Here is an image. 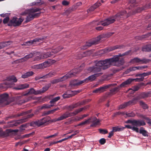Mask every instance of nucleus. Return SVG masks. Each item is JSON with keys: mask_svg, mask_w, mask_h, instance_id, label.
<instances>
[{"mask_svg": "<svg viewBox=\"0 0 151 151\" xmlns=\"http://www.w3.org/2000/svg\"><path fill=\"white\" fill-rule=\"evenodd\" d=\"M139 89V87L138 86H135L132 88V90L134 91H137Z\"/></svg>", "mask_w": 151, "mask_h": 151, "instance_id": "e2e57ef3", "label": "nucleus"}, {"mask_svg": "<svg viewBox=\"0 0 151 151\" xmlns=\"http://www.w3.org/2000/svg\"><path fill=\"white\" fill-rule=\"evenodd\" d=\"M17 18L16 17H13V18L10 20L8 24V25L9 26L16 27L18 26L21 24L23 21V19L19 18L18 20Z\"/></svg>", "mask_w": 151, "mask_h": 151, "instance_id": "0eeeda50", "label": "nucleus"}, {"mask_svg": "<svg viewBox=\"0 0 151 151\" xmlns=\"http://www.w3.org/2000/svg\"><path fill=\"white\" fill-rule=\"evenodd\" d=\"M139 133L144 137H148V132L143 127H141L140 128Z\"/></svg>", "mask_w": 151, "mask_h": 151, "instance_id": "c85d7f7f", "label": "nucleus"}, {"mask_svg": "<svg viewBox=\"0 0 151 151\" xmlns=\"http://www.w3.org/2000/svg\"><path fill=\"white\" fill-rule=\"evenodd\" d=\"M85 108H81L79 109H77L76 110L74 111L73 112H69L68 111H66L64 114H66L67 115V118L72 116L73 115H75L77 114H78L79 112L82 111Z\"/></svg>", "mask_w": 151, "mask_h": 151, "instance_id": "dca6fc26", "label": "nucleus"}, {"mask_svg": "<svg viewBox=\"0 0 151 151\" xmlns=\"http://www.w3.org/2000/svg\"><path fill=\"white\" fill-rule=\"evenodd\" d=\"M8 81L1 83L0 85V88H2L6 89L10 87L11 85L9 84V82H12V85L13 84V83L16 82L17 81L16 78L14 76H12L9 77L8 78Z\"/></svg>", "mask_w": 151, "mask_h": 151, "instance_id": "39448f33", "label": "nucleus"}, {"mask_svg": "<svg viewBox=\"0 0 151 151\" xmlns=\"http://www.w3.org/2000/svg\"><path fill=\"white\" fill-rule=\"evenodd\" d=\"M101 5V4L100 2L97 1L93 5L91 6L89 9V11H94L95 9L98 7L99 6Z\"/></svg>", "mask_w": 151, "mask_h": 151, "instance_id": "bb28decb", "label": "nucleus"}, {"mask_svg": "<svg viewBox=\"0 0 151 151\" xmlns=\"http://www.w3.org/2000/svg\"><path fill=\"white\" fill-rule=\"evenodd\" d=\"M46 63L45 62L43 63L35 65L33 66V68L37 69L43 68L46 67V66H44V65Z\"/></svg>", "mask_w": 151, "mask_h": 151, "instance_id": "2f4dec72", "label": "nucleus"}, {"mask_svg": "<svg viewBox=\"0 0 151 151\" xmlns=\"http://www.w3.org/2000/svg\"><path fill=\"white\" fill-rule=\"evenodd\" d=\"M97 120V118L96 117L94 118V121L93 122L92 124H91V126L92 127H95L96 125H98L100 121L99 120H98L96 121H95Z\"/></svg>", "mask_w": 151, "mask_h": 151, "instance_id": "c9c22d12", "label": "nucleus"}, {"mask_svg": "<svg viewBox=\"0 0 151 151\" xmlns=\"http://www.w3.org/2000/svg\"><path fill=\"white\" fill-rule=\"evenodd\" d=\"M124 47V45H116L114 46L110 47L108 48H107L106 49L107 50V52H108L110 51L114 50L117 49H121L122 48H123Z\"/></svg>", "mask_w": 151, "mask_h": 151, "instance_id": "4be33fe9", "label": "nucleus"}, {"mask_svg": "<svg viewBox=\"0 0 151 151\" xmlns=\"http://www.w3.org/2000/svg\"><path fill=\"white\" fill-rule=\"evenodd\" d=\"M83 80L80 81L74 80L70 83V85L72 86H78L84 83Z\"/></svg>", "mask_w": 151, "mask_h": 151, "instance_id": "412c9836", "label": "nucleus"}, {"mask_svg": "<svg viewBox=\"0 0 151 151\" xmlns=\"http://www.w3.org/2000/svg\"><path fill=\"white\" fill-rule=\"evenodd\" d=\"M139 103L140 105L143 109H148V107L147 105L144 102L140 101H139Z\"/></svg>", "mask_w": 151, "mask_h": 151, "instance_id": "4c0bfd02", "label": "nucleus"}, {"mask_svg": "<svg viewBox=\"0 0 151 151\" xmlns=\"http://www.w3.org/2000/svg\"><path fill=\"white\" fill-rule=\"evenodd\" d=\"M150 61V60L145 58L140 59L137 57L134 58L132 59L130 62L133 64H137V65L139 64H147Z\"/></svg>", "mask_w": 151, "mask_h": 151, "instance_id": "6e6552de", "label": "nucleus"}, {"mask_svg": "<svg viewBox=\"0 0 151 151\" xmlns=\"http://www.w3.org/2000/svg\"><path fill=\"white\" fill-rule=\"evenodd\" d=\"M67 115L66 114H63L60 117H58L57 119H53V121L54 122H56L58 121H59L63 120L67 118Z\"/></svg>", "mask_w": 151, "mask_h": 151, "instance_id": "473e14b6", "label": "nucleus"}, {"mask_svg": "<svg viewBox=\"0 0 151 151\" xmlns=\"http://www.w3.org/2000/svg\"><path fill=\"white\" fill-rule=\"evenodd\" d=\"M44 58H46L48 57H51L53 55L51 52H49L46 53H44L42 54Z\"/></svg>", "mask_w": 151, "mask_h": 151, "instance_id": "e433bc0d", "label": "nucleus"}, {"mask_svg": "<svg viewBox=\"0 0 151 151\" xmlns=\"http://www.w3.org/2000/svg\"><path fill=\"white\" fill-rule=\"evenodd\" d=\"M84 102H82L80 103H76L72 105L71 106H68V108L69 109H70L71 110L73 109L74 108H76L78 107V106H80L81 105H83L84 104Z\"/></svg>", "mask_w": 151, "mask_h": 151, "instance_id": "c756f323", "label": "nucleus"}, {"mask_svg": "<svg viewBox=\"0 0 151 151\" xmlns=\"http://www.w3.org/2000/svg\"><path fill=\"white\" fill-rule=\"evenodd\" d=\"M150 6H151V3H150L148 4H146L144 6L141 8L140 10H143L146 9H147L149 8L150 7Z\"/></svg>", "mask_w": 151, "mask_h": 151, "instance_id": "8fccbe9b", "label": "nucleus"}, {"mask_svg": "<svg viewBox=\"0 0 151 151\" xmlns=\"http://www.w3.org/2000/svg\"><path fill=\"white\" fill-rule=\"evenodd\" d=\"M31 111H32V110H28L26 111L22 112V113H21L20 114H17L16 115H14L10 116L8 117V118H10V119H12V118H15L17 117L20 116H23V115H25L29 114V113H30L31 112Z\"/></svg>", "mask_w": 151, "mask_h": 151, "instance_id": "aec40b11", "label": "nucleus"}, {"mask_svg": "<svg viewBox=\"0 0 151 151\" xmlns=\"http://www.w3.org/2000/svg\"><path fill=\"white\" fill-rule=\"evenodd\" d=\"M125 114L127 116L129 117H134L136 115L135 113L133 112H131L130 113H129L127 112Z\"/></svg>", "mask_w": 151, "mask_h": 151, "instance_id": "09e8293b", "label": "nucleus"}, {"mask_svg": "<svg viewBox=\"0 0 151 151\" xmlns=\"http://www.w3.org/2000/svg\"><path fill=\"white\" fill-rule=\"evenodd\" d=\"M25 115V116L23 117V118L21 119L16 121H12L10 122L12 123L14 122L15 123L14 124H13L12 126H17L20 124H21L26 122L28 119L33 117L34 116V114H29Z\"/></svg>", "mask_w": 151, "mask_h": 151, "instance_id": "423d86ee", "label": "nucleus"}, {"mask_svg": "<svg viewBox=\"0 0 151 151\" xmlns=\"http://www.w3.org/2000/svg\"><path fill=\"white\" fill-rule=\"evenodd\" d=\"M119 90V87H116L113 88H112L110 90L111 92L112 93H114L115 92H117Z\"/></svg>", "mask_w": 151, "mask_h": 151, "instance_id": "864d4df0", "label": "nucleus"}, {"mask_svg": "<svg viewBox=\"0 0 151 151\" xmlns=\"http://www.w3.org/2000/svg\"><path fill=\"white\" fill-rule=\"evenodd\" d=\"M7 135L6 132L3 131L1 128H0V137H4L6 136Z\"/></svg>", "mask_w": 151, "mask_h": 151, "instance_id": "c03bdc74", "label": "nucleus"}, {"mask_svg": "<svg viewBox=\"0 0 151 151\" xmlns=\"http://www.w3.org/2000/svg\"><path fill=\"white\" fill-rule=\"evenodd\" d=\"M11 43V42L10 41L0 43V49L10 45Z\"/></svg>", "mask_w": 151, "mask_h": 151, "instance_id": "72a5a7b5", "label": "nucleus"}, {"mask_svg": "<svg viewBox=\"0 0 151 151\" xmlns=\"http://www.w3.org/2000/svg\"><path fill=\"white\" fill-rule=\"evenodd\" d=\"M99 40H97V41L95 40L91 42H86L85 45H83L81 48V49H86L87 48L93 45L96 44L98 43V42L99 41Z\"/></svg>", "mask_w": 151, "mask_h": 151, "instance_id": "5701e85b", "label": "nucleus"}, {"mask_svg": "<svg viewBox=\"0 0 151 151\" xmlns=\"http://www.w3.org/2000/svg\"><path fill=\"white\" fill-rule=\"evenodd\" d=\"M8 95L6 93L0 95V106H3L5 104H7L6 101L8 98Z\"/></svg>", "mask_w": 151, "mask_h": 151, "instance_id": "9b49d317", "label": "nucleus"}, {"mask_svg": "<svg viewBox=\"0 0 151 151\" xmlns=\"http://www.w3.org/2000/svg\"><path fill=\"white\" fill-rule=\"evenodd\" d=\"M29 85L27 84H21L18 86L17 87H14V89L17 90H21L27 88L29 87Z\"/></svg>", "mask_w": 151, "mask_h": 151, "instance_id": "7c9ffc66", "label": "nucleus"}, {"mask_svg": "<svg viewBox=\"0 0 151 151\" xmlns=\"http://www.w3.org/2000/svg\"><path fill=\"white\" fill-rule=\"evenodd\" d=\"M140 117L143 119H145L146 121L147 122L150 124H151V119L149 118L148 117L146 116H145L143 115H141L140 116Z\"/></svg>", "mask_w": 151, "mask_h": 151, "instance_id": "ea45409f", "label": "nucleus"}, {"mask_svg": "<svg viewBox=\"0 0 151 151\" xmlns=\"http://www.w3.org/2000/svg\"><path fill=\"white\" fill-rule=\"evenodd\" d=\"M91 120V118H89L88 119L86 120L85 121L80 123L78 125V126L84 125L86 123H87L88 122H89L90 121V120Z\"/></svg>", "mask_w": 151, "mask_h": 151, "instance_id": "3c124183", "label": "nucleus"}, {"mask_svg": "<svg viewBox=\"0 0 151 151\" xmlns=\"http://www.w3.org/2000/svg\"><path fill=\"white\" fill-rule=\"evenodd\" d=\"M131 52L129 50L122 54H119L114 56L112 58L105 59L103 60L96 61L94 62L95 65L89 67L87 70L89 72L97 73L100 72L102 69L105 70L109 67L110 65L120 66L123 65L124 61L123 58L120 57L128 55Z\"/></svg>", "mask_w": 151, "mask_h": 151, "instance_id": "f257e3e1", "label": "nucleus"}, {"mask_svg": "<svg viewBox=\"0 0 151 151\" xmlns=\"http://www.w3.org/2000/svg\"><path fill=\"white\" fill-rule=\"evenodd\" d=\"M27 126V124H23L20 127V129L22 130H24L25 129L23 128L26 127Z\"/></svg>", "mask_w": 151, "mask_h": 151, "instance_id": "774afa93", "label": "nucleus"}, {"mask_svg": "<svg viewBox=\"0 0 151 151\" xmlns=\"http://www.w3.org/2000/svg\"><path fill=\"white\" fill-rule=\"evenodd\" d=\"M79 72V70L78 69H77V68H76L73 69L72 71L69 72L68 73H72V75H71V76L69 77V78H70L71 77L75 76V75L76 74L78 73Z\"/></svg>", "mask_w": 151, "mask_h": 151, "instance_id": "58836bf2", "label": "nucleus"}, {"mask_svg": "<svg viewBox=\"0 0 151 151\" xmlns=\"http://www.w3.org/2000/svg\"><path fill=\"white\" fill-rule=\"evenodd\" d=\"M146 125L145 122L142 120H133V125L136 127L144 126Z\"/></svg>", "mask_w": 151, "mask_h": 151, "instance_id": "a211bd4d", "label": "nucleus"}, {"mask_svg": "<svg viewBox=\"0 0 151 151\" xmlns=\"http://www.w3.org/2000/svg\"><path fill=\"white\" fill-rule=\"evenodd\" d=\"M129 16V14H127L126 11L124 10L117 13L115 16L112 17H109L103 21L99 22L97 21H93L91 23L92 24L95 25L101 24L104 26H105L113 23L116 19L117 20L123 19L128 17Z\"/></svg>", "mask_w": 151, "mask_h": 151, "instance_id": "f03ea898", "label": "nucleus"}, {"mask_svg": "<svg viewBox=\"0 0 151 151\" xmlns=\"http://www.w3.org/2000/svg\"><path fill=\"white\" fill-rule=\"evenodd\" d=\"M72 73H67L63 77H60L58 78L54 79L50 81L51 83L55 84L58 83L60 82H62L65 81L69 78L71 76Z\"/></svg>", "mask_w": 151, "mask_h": 151, "instance_id": "1a4fd4ad", "label": "nucleus"}, {"mask_svg": "<svg viewBox=\"0 0 151 151\" xmlns=\"http://www.w3.org/2000/svg\"><path fill=\"white\" fill-rule=\"evenodd\" d=\"M30 126L32 127H35V126H38L37 121H33L31 122L30 123Z\"/></svg>", "mask_w": 151, "mask_h": 151, "instance_id": "4d7b16f0", "label": "nucleus"}, {"mask_svg": "<svg viewBox=\"0 0 151 151\" xmlns=\"http://www.w3.org/2000/svg\"><path fill=\"white\" fill-rule=\"evenodd\" d=\"M75 132H76V133H74V134L71 135L70 136H68L67 137L68 139H69L71 138L72 137H73V136H74L76 135L79 132V131L78 130H76L75 131Z\"/></svg>", "mask_w": 151, "mask_h": 151, "instance_id": "bf43d9fd", "label": "nucleus"}, {"mask_svg": "<svg viewBox=\"0 0 151 151\" xmlns=\"http://www.w3.org/2000/svg\"><path fill=\"white\" fill-rule=\"evenodd\" d=\"M151 96V91H150L147 92H142L139 94L137 97L138 99H144L147 98Z\"/></svg>", "mask_w": 151, "mask_h": 151, "instance_id": "6ab92c4d", "label": "nucleus"}, {"mask_svg": "<svg viewBox=\"0 0 151 151\" xmlns=\"http://www.w3.org/2000/svg\"><path fill=\"white\" fill-rule=\"evenodd\" d=\"M144 79V78H143V77H142L140 78H137L134 79H129L122 83L120 85V86L121 87H125L126 85L130 84L134 80H135V81L136 82H140L143 81Z\"/></svg>", "mask_w": 151, "mask_h": 151, "instance_id": "9d476101", "label": "nucleus"}, {"mask_svg": "<svg viewBox=\"0 0 151 151\" xmlns=\"http://www.w3.org/2000/svg\"><path fill=\"white\" fill-rule=\"evenodd\" d=\"M125 129V127H115L112 128L114 132L122 131L124 130Z\"/></svg>", "mask_w": 151, "mask_h": 151, "instance_id": "f704fd0d", "label": "nucleus"}, {"mask_svg": "<svg viewBox=\"0 0 151 151\" xmlns=\"http://www.w3.org/2000/svg\"><path fill=\"white\" fill-rule=\"evenodd\" d=\"M138 100L137 97L134 98L132 100L126 102L127 107L132 106L136 103L137 101Z\"/></svg>", "mask_w": 151, "mask_h": 151, "instance_id": "393cba45", "label": "nucleus"}, {"mask_svg": "<svg viewBox=\"0 0 151 151\" xmlns=\"http://www.w3.org/2000/svg\"><path fill=\"white\" fill-rule=\"evenodd\" d=\"M63 49L62 47H58L55 49H52L51 52L53 53H56L60 51Z\"/></svg>", "mask_w": 151, "mask_h": 151, "instance_id": "a18cd8bd", "label": "nucleus"}, {"mask_svg": "<svg viewBox=\"0 0 151 151\" xmlns=\"http://www.w3.org/2000/svg\"><path fill=\"white\" fill-rule=\"evenodd\" d=\"M9 17H6L3 20V23L4 24L7 23L9 20Z\"/></svg>", "mask_w": 151, "mask_h": 151, "instance_id": "680f3d73", "label": "nucleus"}, {"mask_svg": "<svg viewBox=\"0 0 151 151\" xmlns=\"http://www.w3.org/2000/svg\"><path fill=\"white\" fill-rule=\"evenodd\" d=\"M151 74V71H150L147 73H142L143 76L142 77H145L146 76H149Z\"/></svg>", "mask_w": 151, "mask_h": 151, "instance_id": "052dcab7", "label": "nucleus"}, {"mask_svg": "<svg viewBox=\"0 0 151 151\" xmlns=\"http://www.w3.org/2000/svg\"><path fill=\"white\" fill-rule=\"evenodd\" d=\"M68 92H65L63 95V98L65 99L72 97V95H69L68 94Z\"/></svg>", "mask_w": 151, "mask_h": 151, "instance_id": "5fc2aeb1", "label": "nucleus"}, {"mask_svg": "<svg viewBox=\"0 0 151 151\" xmlns=\"http://www.w3.org/2000/svg\"><path fill=\"white\" fill-rule=\"evenodd\" d=\"M132 130H133L134 131H135L136 132L138 133L139 132V129L137 127H132Z\"/></svg>", "mask_w": 151, "mask_h": 151, "instance_id": "69168bd1", "label": "nucleus"}, {"mask_svg": "<svg viewBox=\"0 0 151 151\" xmlns=\"http://www.w3.org/2000/svg\"><path fill=\"white\" fill-rule=\"evenodd\" d=\"M127 107V104L126 102H125L123 104L120 105L119 107V109H122L124 108H126Z\"/></svg>", "mask_w": 151, "mask_h": 151, "instance_id": "603ef678", "label": "nucleus"}, {"mask_svg": "<svg viewBox=\"0 0 151 151\" xmlns=\"http://www.w3.org/2000/svg\"><path fill=\"white\" fill-rule=\"evenodd\" d=\"M56 74V71L55 70L52 71L45 75L42 76L43 79L55 76Z\"/></svg>", "mask_w": 151, "mask_h": 151, "instance_id": "b1692460", "label": "nucleus"}, {"mask_svg": "<svg viewBox=\"0 0 151 151\" xmlns=\"http://www.w3.org/2000/svg\"><path fill=\"white\" fill-rule=\"evenodd\" d=\"M84 53L85 55H89L91 53V50H89L87 51L84 52Z\"/></svg>", "mask_w": 151, "mask_h": 151, "instance_id": "338daca9", "label": "nucleus"}, {"mask_svg": "<svg viewBox=\"0 0 151 151\" xmlns=\"http://www.w3.org/2000/svg\"><path fill=\"white\" fill-rule=\"evenodd\" d=\"M34 73V72L33 71H28L22 74L21 77L23 78H27L32 76Z\"/></svg>", "mask_w": 151, "mask_h": 151, "instance_id": "cd10ccee", "label": "nucleus"}, {"mask_svg": "<svg viewBox=\"0 0 151 151\" xmlns=\"http://www.w3.org/2000/svg\"><path fill=\"white\" fill-rule=\"evenodd\" d=\"M50 121V119L48 117H45L42 119L37 120L38 126H40Z\"/></svg>", "mask_w": 151, "mask_h": 151, "instance_id": "f3484780", "label": "nucleus"}, {"mask_svg": "<svg viewBox=\"0 0 151 151\" xmlns=\"http://www.w3.org/2000/svg\"><path fill=\"white\" fill-rule=\"evenodd\" d=\"M43 3L44 2L43 1H42L41 0H37L35 2H33L32 4V5H35L37 4H39V5H40L43 4Z\"/></svg>", "mask_w": 151, "mask_h": 151, "instance_id": "de8ad7c7", "label": "nucleus"}, {"mask_svg": "<svg viewBox=\"0 0 151 151\" xmlns=\"http://www.w3.org/2000/svg\"><path fill=\"white\" fill-rule=\"evenodd\" d=\"M23 96L21 95L18 96L16 97V99L17 101H20V103H24V101L22 100V97Z\"/></svg>", "mask_w": 151, "mask_h": 151, "instance_id": "37998d69", "label": "nucleus"}, {"mask_svg": "<svg viewBox=\"0 0 151 151\" xmlns=\"http://www.w3.org/2000/svg\"><path fill=\"white\" fill-rule=\"evenodd\" d=\"M41 10V9L38 8L29 9L28 10L29 14L26 18V22H28L33 20L34 18L39 17L40 16L41 12L36 13H35L38 12H40Z\"/></svg>", "mask_w": 151, "mask_h": 151, "instance_id": "7ed1b4c3", "label": "nucleus"}, {"mask_svg": "<svg viewBox=\"0 0 151 151\" xmlns=\"http://www.w3.org/2000/svg\"><path fill=\"white\" fill-rule=\"evenodd\" d=\"M106 142V139L104 138H102L100 139L99 140V142L101 145L104 144Z\"/></svg>", "mask_w": 151, "mask_h": 151, "instance_id": "13d9d810", "label": "nucleus"}, {"mask_svg": "<svg viewBox=\"0 0 151 151\" xmlns=\"http://www.w3.org/2000/svg\"><path fill=\"white\" fill-rule=\"evenodd\" d=\"M102 73H95L91 75L83 80L84 83H87L89 82H91L94 81L96 78L101 75Z\"/></svg>", "mask_w": 151, "mask_h": 151, "instance_id": "f8f14e48", "label": "nucleus"}, {"mask_svg": "<svg viewBox=\"0 0 151 151\" xmlns=\"http://www.w3.org/2000/svg\"><path fill=\"white\" fill-rule=\"evenodd\" d=\"M60 99L59 96H58L52 99L50 102L51 104H55V102L58 101Z\"/></svg>", "mask_w": 151, "mask_h": 151, "instance_id": "49530a36", "label": "nucleus"}, {"mask_svg": "<svg viewBox=\"0 0 151 151\" xmlns=\"http://www.w3.org/2000/svg\"><path fill=\"white\" fill-rule=\"evenodd\" d=\"M43 58L42 56V54L40 55L39 56H37L36 57H35L33 58V61H39L42 59H43Z\"/></svg>", "mask_w": 151, "mask_h": 151, "instance_id": "79ce46f5", "label": "nucleus"}, {"mask_svg": "<svg viewBox=\"0 0 151 151\" xmlns=\"http://www.w3.org/2000/svg\"><path fill=\"white\" fill-rule=\"evenodd\" d=\"M47 37H42L35 38L33 40L27 41L28 45H31L37 42H39L46 39Z\"/></svg>", "mask_w": 151, "mask_h": 151, "instance_id": "2eb2a0df", "label": "nucleus"}, {"mask_svg": "<svg viewBox=\"0 0 151 151\" xmlns=\"http://www.w3.org/2000/svg\"><path fill=\"white\" fill-rule=\"evenodd\" d=\"M54 104H51V105L44 104L41 107L40 109H43L50 108L51 107L54 106Z\"/></svg>", "mask_w": 151, "mask_h": 151, "instance_id": "a19ab883", "label": "nucleus"}, {"mask_svg": "<svg viewBox=\"0 0 151 151\" xmlns=\"http://www.w3.org/2000/svg\"><path fill=\"white\" fill-rule=\"evenodd\" d=\"M62 4L64 6H67L69 4V2L67 1L64 0L62 2Z\"/></svg>", "mask_w": 151, "mask_h": 151, "instance_id": "0e129e2a", "label": "nucleus"}, {"mask_svg": "<svg viewBox=\"0 0 151 151\" xmlns=\"http://www.w3.org/2000/svg\"><path fill=\"white\" fill-rule=\"evenodd\" d=\"M142 51L144 52H151V44H148L143 46L142 47Z\"/></svg>", "mask_w": 151, "mask_h": 151, "instance_id": "a878e982", "label": "nucleus"}, {"mask_svg": "<svg viewBox=\"0 0 151 151\" xmlns=\"http://www.w3.org/2000/svg\"><path fill=\"white\" fill-rule=\"evenodd\" d=\"M114 84H111L101 87L94 90L93 91V93H101L105 91L106 89L109 88L110 87L113 86Z\"/></svg>", "mask_w": 151, "mask_h": 151, "instance_id": "ddd939ff", "label": "nucleus"}, {"mask_svg": "<svg viewBox=\"0 0 151 151\" xmlns=\"http://www.w3.org/2000/svg\"><path fill=\"white\" fill-rule=\"evenodd\" d=\"M99 130L100 133L102 134H105L108 132V131L106 129H99Z\"/></svg>", "mask_w": 151, "mask_h": 151, "instance_id": "6e6d98bb", "label": "nucleus"}, {"mask_svg": "<svg viewBox=\"0 0 151 151\" xmlns=\"http://www.w3.org/2000/svg\"><path fill=\"white\" fill-rule=\"evenodd\" d=\"M51 86L50 84H48L44 86L42 89L35 90L33 88H30L27 93L24 94V95H27L28 94H34L35 95H37L41 94L47 91Z\"/></svg>", "mask_w": 151, "mask_h": 151, "instance_id": "20e7f679", "label": "nucleus"}, {"mask_svg": "<svg viewBox=\"0 0 151 151\" xmlns=\"http://www.w3.org/2000/svg\"><path fill=\"white\" fill-rule=\"evenodd\" d=\"M39 54V52L36 51H34L25 55L24 58H21V60L22 61H27L29 59L32 58L34 56L37 55Z\"/></svg>", "mask_w": 151, "mask_h": 151, "instance_id": "4468645a", "label": "nucleus"}]
</instances>
